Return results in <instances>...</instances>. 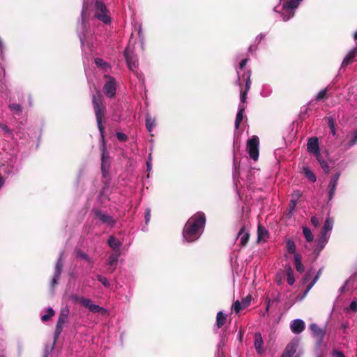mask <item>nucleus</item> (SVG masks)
<instances>
[{
    "instance_id": "1",
    "label": "nucleus",
    "mask_w": 357,
    "mask_h": 357,
    "mask_svg": "<svg viewBox=\"0 0 357 357\" xmlns=\"http://www.w3.org/2000/svg\"><path fill=\"white\" fill-rule=\"evenodd\" d=\"M206 223L205 215L202 213H197L192 216L186 222L183 231V238L188 242L197 240L203 231Z\"/></svg>"
},
{
    "instance_id": "2",
    "label": "nucleus",
    "mask_w": 357,
    "mask_h": 357,
    "mask_svg": "<svg viewBox=\"0 0 357 357\" xmlns=\"http://www.w3.org/2000/svg\"><path fill=\"white\" fill-rule=\"evenodd\" d=\"M247 62H248V59H243L241 61V62L240 63L238 68L237 69L238 79L236 80V84L239 86H241L243 82V81L245 82V91H241V95H240L241 103L239 105H245L247 93L250 89V84H251V80H250L251 72L249 70L245 69Z\"/></svg>"
},
{
    "instance_id": "3",
    "label": "nucleus",
    "mask_w": 357,
    "mask_h": 357,
    "mask_svg": "<svg viewBox=\"0 0 357 357\" xmlns=\"http://www.w3.org/2000/svg\"><path fill=\"white\" fill-rule=\"evenodd\" d=\"M307 151L313 153L316 157L317 160L321 164V167L326 172H328L329 167L328 164L321 159L320 150L319 146L318 139L317 137H311L308 139L307 144Z\"/></svg>"
},
{
    "instance_id": "4",
    "label": "nucleus",
    "mask_w": 357,
    "mask_h": 357,
    "mask_svg": "<svg viewBox=\"0 0 357 357\" xmlns=\"http://www.w3.org/2000/svg\"><path fill=\"white\" fill-rule=\"evenodd\" d=\"M92 102L96 114L98 127L101 134L102 138L103 139V127L102 125V115L104 114L105 107L101 103L100 95H98V96L93 95L92 98Z\"/></svg>"
},
{
    "instance_id": "5",
    "label": "nucleus",
    "mask_w": 357,
    "mask_h": 357,
    "mask_svg": "<svg viewBox=\"0 0 357 357\" xmlns=\"http://www.w3.org/2000/svg\"><path fill=\"white\" fill-rule=\"evenodd\" d=\"M88 6L84 3L82 11V22L77 25V33L82 45L84 44L86 40V31L87 29L86 20L89 17Z\"/></svg>"
},
{
    "instance_id": "6",
    "label": "nucleus",
    "mask_w": 357,
    "mask_h": 357,
    "mask_svg": "<svg viewBox=\"0 0 357 357\" xmlns=\"http://www.w3.org/2000/svg\"><path fill=\"white\" fill-rule=\"evenodd\" d=\"M302 0H291L285 1L282 4L281 15L284 21L291 18L295 13V9Z\"/></svg>"
},
{
    "instance_id": "7",
    "label": "nucleus",
    "mask_w": 357,
    "mask_h": 357,
    "mask_svg": "<svg viewBox=\"0 0 357 357\" xmlns=\"http://www.w3.org/2000/svg\"><path fill=\"white\" fill-rule=\"evenodd\" d=\"M95 17L105 24L110 22V17L106 6L100 1H97L95 4Z\"/></svg>"
},
{
    "instance_id": "8",
    "label": "nucleus",
    "mask_w": 357,
    "mask_h": 357,
    "mask_svg": "<svg viewBox=\"0 0 357 357\" xmlns=\"http://www.w3.org/2000/svg\"><path fill=\"white\" fill-rule=\"evenodd\" d=\"M259 138L257 136H252L247 142V150L250 157L255 161L259 158Z\"/></svg>"
},
{
    "instance_id": "9",
    "label": "nucleus",
    "mask_w": 357,
    "mask_h": 357,
    "mask_svg": "<svg viewBox=\"0 0 357 357\" xmlns=\"http://www.w3.org/2000/svg\"><path fill=\"white\" fill-rule=\"evenodd\" d=\"M333 220L331 218L328 217L320 234L319 243L321 244V248H323L328 241L329 233L333 229Z\"/></svg>"
},
{
    "instance_id": "10",
    "label": "nucleus",
    "mask_w": 357,
    "mask_h": 357,
    "mask_svg": "<svg viewBox=\"0 0 357 357\" xmlns=\"http://www.w3.org/2000/svg\"><path fill=\"white\" fill-rule=\"evenodd\" d=\"M77 301H78L83 306L88 308L91 312L93 313H100L101 314H105L107 313V310L102 307H100L98 305L93 303L92 301L84 297L77 298Z\"/></svg>"
},
{
    "instance_id": "11",
    "label": "nucleus",
    "mask_w": 357,
    "mask_h": 357,
    "mask_svg": "<svg viewBox=\"0 0 357 357\" xmlns=\"http://www.w3.org/2000/svg\"><path fill=\"white\" fill-rule=\"evenodd\" d=\"M69 310L68 308H63L61 310L59 317L56 324L55 333H54V338L57 339L58 337L60 335L63 327L64 324H66L68 316Z\"/></svg>"
},
{
    "instance_id": "12",
    "label": "nucleus",
    "mask_w": 357,
    "mask_h": 357,
    "mask_svg": "<svg viewBox=\"0 0 357 357\" xmlns=\"http://www.w3.org/2000/svg\"><path fill=\"white\" fill-rule=\"evenodd\" d=\"M125 57L128 68L134 72L137 68L138 63L133 50H131L130 46L125 50Z\"/></svg>"
},
{
    "instance_id": "13",
    "label": "nucleus",
    "mask_w": 357,
    "mask_h": 357,
    "mask_svg": "<svg viewBox=\"0 0 357 357\" xmlns=\"http://www.w3.org/2000/svg\"><path fill=\"white\" fill-rule=\"evenodd\" d=\"M63 253H60L58 261L56 264L55 273L51 281V286L54 287L58 284L63 268Z\"/></svg>"
},
{
    "instance_id": "14",
    "label": "nucleus",
    "mask_w": 357,
    "mask_h": 357,
    "mask_svg": "<svg viewBox=\"0 0 357 357\" xmlns=\"http://www.w3.org/2000/svg\"><path fill=\"white\" fill-rule=\"evenodd\" d=\"M108 79L104 86V92L107 97L112 98L116 93V83L114 79L110 76H106Z\"/></svg>"
},
{
    "instance_id": "15",
    "label": "nucleus",
    "mask_w": 357,
    "mask_h": 357,
    "mask_svg": "<svg viewBox=\"0 0 357 357\" xmlns=\"http://www.w3.org/2000/svg\"><path fill=\"white\" fill-rule=\"evenodd\" d=\"M299 340L297 339H294L291 340L286 347L283 354L280 357H292L298 347Z\"/></svg>"
},
{
    "instance_id": "16",
    "label": "nucleus",
    "mask_w": 357,
    "mask_h": 357,
    "mask_svg": "<svg viewBox=\"0 0 357 357\" xmlns=\"http://www.w3.org/2000/svg\"><path fill=\"white\" fill-rule=\"evenodd\" d=\"M305 328V322L300 319H294L290 324L291 331L294 334H299L302 333Z\"/></svg>"
},
{
    "instance_id": "17",
    "label": "nucleus",
    "mask_w": 357,
    "mask_h": 357,
    "mask_svg": "<svg viewBox=\"0 0 357 357\" xmlns=\"http://www.w3.org/2000/svg\"><path fill=\"white\" fill-rule=\"evenodd\" d=\"M340 178V173L333 175L328 184V199L331 200L335 195L337 182Z\"/></svg>"
},
{
    "instance_id": "18",
    "label": "nucleus",
    "mask_w": 357,
    "mask_h": 357,
    "mask_svg": "<svg viewBox=\"0 0 357 357\" xmlns=\"http://www.w3.org/2000/svg\"><path fill=\"white\" fill-rule=\"evenodd\" d=\"M119 255V253L114 252L109 256L107 261L108 272L112 273L115 270Z\"/></svg>"
},
{
    "instance_id": "19",
    "label": "nucleus",
    "mask_w": 357,
    "mask_h": 357,
    "mask_svg": "<svg viewBox=\"0 0 357 357\" xmlns=\"http://www.w3.org/2000/svg\"><path fill=\"white\" fill-rule=\"evenodd\" d=\"M310 328L312 332L314 337L317 339L319 343H321L325 335V331L319 328L316 324H312L310 326Z\"/></svg>"
},
{
    "instance_id": "20",
    "label": "nucleus",
    "mask_w": 357,
    "mask_h": 357,
    "mask_svg": "<svg viewBox=\"0 0 357 357\" xmlns=\"http://www.w3.org/2000/svg\"><path fill=\"white\" fill-rule=\"evenodd\" d=\"M96 217L102 223L109 226L114 225L115 222V221L111 216H109L107 213H102L100 211H97L96 213Z\"/></svg>"
},
{
    "instance_id": "21",
    "label": "nucleus",
    "mask_w": 357,
    "mask_h": 357,
    "mask_svg": "<svg viewBox=\"0 0 357 357\" xmlns=\"http://www.w3.org/2000/svg\"><path fill=\"white\" fill-rule=\"evenodd\" d=\"M255 348L258 354L264 353V341L260 333H256L255 335Z\"/></svg>"
},
{
    "instance_id": "22",
    "label": "nucleus",
    "mask_w": 357,
    "mask_h": 357,
    "mask_svg": "<svg viewBox=\"0 0 357 357\" xmlns=\"http://www.w3.org/2000/svg\"><path fill=\"white\" fill-rule=\"evenodd\" d=\"M108 159H109V154L106 151V150L104 149L102 153V164H101V169L102 174L104 176L106 175L107 171L109 168V164H108Z\"/></svg>"
},
{
    "instance_id": "23",
    "label": "nucleus",
    "mask_w": 357,
    "mask_h": 357,
    "mask_svg": "<svg viewBox=\"0 0 357 357\" xmlns=\"http://www.w3.org/2000/svg\"><path fill=\"white\" fill-rule=\"evenodd\" d=\"M357 52V44L356 47L353 48L344 57L342 63V67H345L352 62V60L356 56Z\"/></svg>"
},
{
    "instance_id": "24",
    "label": "nucleus",
    "mask_w": 357,
    "mask_h": 357,
    "mask_svg": "<svg viewBox=\"0 0 357 357\" xmlns=\"http://www.w3.org/2000/svg\"><path fill=\"white\" fill-rule=\"evenodd\" d=\"M245 109V106L243 105H239L238 106V111L236 114V121H235V128L236 129H238L240 123L243 121V114Z\"/></svg>"
},
{
    "instance_id": "25",
    "label": "nucleus",
    "mask_w": 357,
    "mask_h": 357,
    "mask_svg": "<svg viewBox=\"0 0 357 357\" xmlns=\"http://www.w3.org/2000/svg\"><path fill=\"white\" fill-rule=\"evenodd\" d=\"M227 314H224L222 311L217 313L215 324L218 328H221L226 322Z\"/></svg>"
},
{
    "instance_id": "26",
    "label": "nucleus",
    "mask_w": 357,
    "mask_h": 357,
    "mask_svg": "<svg viewBox=\"0 0 357 357\" xmlns=\"http://www.w3.org/2000/svg\"><path fill=\"white\" fill-rule=\"evenodd\" d=\"M268 234L264 227L261 225L258 226V242L265 241L268 238Z\"/></svg>"
},
{
    "instance_id": "27",
    "label": "nucleus",
    "mask_w": 357,
    "mask_h": 357,
    "mask_svg": "<svg viewBox=\"0 0 357 357\" xmlns=\"http://www.w3.org/2000/svg\"><path fill=\"white\" fill-rule=\"evenodd\" d=\"M108 245L114 251L119 250L122 243L115 237L111 236L108 240Z\"/></svg>"
},
{
    "instance_id": "28",
    "label": "nucleus",
    "mask_w": 357,
    "mask_h": 357,
    "mask_svg": "<svg viewBox=\"0 0 357 357\" xmlns=\"http://www.w3.org/2000/svg\"><path fill=\"white\" fill-rule=\"evenodd\" d=\"M249 234L245 231V229L243 227L238 232V238H240V243L242 245H245L249 239Z\"/></svg>"
},
{
    "instance_id": "29",
    "label": "nucleus",
    "mask_w": 357,
    "mask_h": 357,
    "mask_svg": "<svg viewBox=\"0 0 357 357\" xmlns=\"http://www.w3.org/2000/svg\"><path fill=\"white\" fill-rule=\"evenodd\" d=\"M295 261V266L299 273H303L304 271V266L301 262V257L298 254H295L294 256Z\"/></svg>"
},
{
    "instance_id": "30",
    "label": "nucleus",
    "mask_w": 357,
    "mask_h": 357,
    "mask_svg": "<svg viewBox=\"0 0 357 357\" xmlns=\"http://www.w3.org/2000/svg\"><path fill=\"white\" fill-rule=\"evenodd\" d=\"M155 126V118H151L149 114H147L146 116V127L149 132H151L154 127Z\"/></svg>"
},
{
    "instance_id": "31",
    "label": "nucleus",
    "mask_w": 357,
    "mask_h": 357,
    "mask_svg": "<svg viewBox=\"0 0 357 357\" xmlns=\"http://www.w3.org/2000/svg\"><path fill=\"white\" fill-rule=\"evenodd\" d=\"M303 172L305 176L312 182L316 181V176L307 166L303 167Z\"/></svg>"
},
{
    "instance_id": "32",
    "label": "nucleus",
    "mask_w": 357,
    "mask_h": 357,
    "mask_svg": "<svg viewBox=\"0 0 357 357\" xmlns=\"http://www.w3.org/2000/svg\"><path fill=\"white\" fill-rule=\"evenodd\" d=\"M303 233L305 236V240L307 242H312L314 239V236L311 231V230L307 227H303Z\"/></svg>"
},
{
    "instance_id": "33",
    "label": "nucleus",
    "mask_w": 357,
    "mask_h": 357,
    "mask_svg": "<svg viewBox=\"0 0 357 357\" xmlns=\"http://www.w3.org/2000/svg\"><path fill=\"white\" fill-rule=\"evenodd\" d=\"M286 248H287V250L288 251V252H289L291 254H294V255L295 254H296V245H295L294 241L292 239L289 238L287 241Z\"/></svg>"
},
{
    "instance_id": "34",
    "label": "nucleus",
    "mask_w": 357,
    "mask_h": 357,
    "mask_svg": "<svg viewBox=\"0 0 357 357\" xmlns=\"http://www.w3.org/2000/svg\"><path fill=\"white\" fill-rule=\"evenodd\" d=\"M76 257L83 259V260H85L86 261H87L89 264L93 263V260L91 257H89L86 253H84L82 251H79V250L77 251Z\"/></svg>"
},
{
    "instance_id": "35",
    "label": "nucleus",
    "mask_w": 357,
    "mask_h": 357,
    "mask_svg": "<svg viewBox=\"0 0 357 357\" xmlns=\"http://www.w3.org/2000/svg\"><path fill=\"white\" fill-rule=\"evenodd\" d=\"M272 93V89L270 86L266 84L262 86L260 94L262 97L267 98Z\"/></svg>"
},
{
    "instance_id": "36",
    "label": "nucleus",
    "mask_w": 357,
    "mask_h": 357,
    "mask_svg": "<svg viewBox=\"0 0 357 357\" xmlns=\"http://www.w3.org/2000/svg\"><path fill=\"white\" fill-rule=\"evenodd\" d=\"M245 306L243 305V303L242 302H239L238 301H236L234 302L231 307V310L235 312V313H238L241 310H243Z\"/></svg>"
},
{
    "instance_id": "37",
    "label": "nucleus",
    "mask_w": 357,
    "mask_h": 357,
    "mask_svg": "<svg viewBox=\"0 0 357 357\" xmlns=\"http://www.w3.org/2000/svg\"><path fill=\"white\" fill-rule=\"evenodd\" d=\"M54 315V311L52 308L49 307L47 310V313L41 317V320L43 321H48Z\"/></svg>"
},
{
    "instance_id": "38",
    "label": "nucleus",
    "mask_w": 357,
    "mask_h": 357,
    "mask_svg": "<svg viewBox=\"0 0 357 357\" xmlns=\"http://www.w3.org/2000/svg\"><path fill=\"white\" fill-rule=\"evenodd\" d=\"M95 63L98 67L102 69H105L109 67L108 63L100 58H96L95 59Z\"/></svg>"
},
{
    "instance_id": "39",
    "label": "nucleus",
    "mask_w": 357,
    "mask_h": 357,
    "mask_svg": "<svg viewBox=\"0 0 357 357\" xmlns=\"http://www.w3.org/2000/svg\"><path fill=\"white\" fill-rule=\"evenodd\" d=\"M287 282L289 285H292L294 283V277L293 275V271L291 268H289L287 270Z\"/></svg>"
},
{
    "instance_id": "40",
    "label": "nucleus",
    "mask_w": 357,
    "mask_h": 357,
    "mask_svg": "<svg viewBox=\"0 0 357 357\" xmlns=\"http://www.w3.org/2000/svg\"><path fill=\"white\" fill-rule=\"evenodd\" d=\"M356 143H357V131L353 134L351 139L345 145L347 146V149H349L351 146H353L354 144H356Z\"/></svg>"
},
{
    "instance_id": "41",
    "label": "nucleus",
    "mask_w": 357,
    "mask_h": 357,
    "mask_svg": "<svg viewBox=\"0 0 357 357\" xmlns=\"http://www.w3.org/2000/svg\"><path fill=\"white\" fill-rule=\"evenodd\" d=\"M98 280L101 282L105 287H108L109 286V282L107 278L102 275H97Z\"/></svg>"
},
{
    "instance_id": "42",
    "label": "nucleus",
    "mask_w": 357,
    "mask_h": 357,
    "mask_svg": "<svg viewBox=\"0 0 357 357\" xmlns=\"http://www.w3.org/2000/svg\"><path fill=\"white\" fill-rule=\"evenodd\" d=\"M9 107L12 111L16 113H20L21 112V106L19 104H11L9 105Z\"/></svg>"
},
{
    "instance_id": "43",
    "label": "nucleus",
    "mask_w": 357,
    "mask_h": 357,
    "mask_svg": "<svg viewBox=\"0 0 357 357\" xmlns=\"http://www.w3.org/2000/svg\"><path fill=\"white\" fill-rule=\"evenodd\" d=\"M326 92H327V89H324L323 90L320 91L319 92V93L317 94L316 99L317 100H321L325 98L326 96Z\"/></svg>"
},
{
    "instance_id": "44",
    "label": "nucleus",
    "mask_w": 357,
    "mask_h": 357,
    "mask_svg": "<svg viewBox=\"0 0 357 357\" xmlns=\"http://www.w3.org/2000/svg\"><path fill=\"white\" fill-rule=\"evenodd\" d=\"M152 169V155L151 153H149L148 160L146 161V170L147 172H150Z\"/></svg>"
},
{
    "instance_id": "45",
    "label": "nucleus",
    "mask_w": 357,
    "mask_h": 357,
    "mask_svg": "<svg viewBox=\"0 0 357 357\" xmlns=\"http://www.w3.org/2000/svg\"><path fill=\"white\" fill-rule=\"evenodd\" d=\"M151 219V209L147 208L145 213V223L147 225Z\"/></svg>"
},
{
    "instance_id": "46",
    "label": "nucleus",
    "mask_w": 357,
    "mask_h": 357,
    "mask_svg": "<svg viewBox=\"0 0 357 357\" xmlns=\"http://www.w3.org/2000/svg\"><path fill=\"white\" fill-rule=\"evenodd\" d=\"M116 137L119 140L122 142L126 141L127 139V136L123 132H117Z\"/></svg>"
},
{
    "instance_id": "47",
    "label": "nucleus",
    "mask_w": 357,
    "mask_h": 357,
    "mask_svg": "<svg viewBox=\"0 0 357 357\" xmlns=\"http://www.w3.org/2000/svg\"><path fill=\"white\" fill-rule=\"evenodd\" d=\"M349 310L356 312L357 311V302L354 301L350 303Z\"/></svg>"
},
{
    "instance_id": "48",
    "label": "nucleus",
    "mask_w": 357,
    "mask_h": 357,
    "mask_svg": "<svg viewBox=\"0 0 357 357\" xmlns=\"http://www.w3.org/2000/svg\"><path fill=\"white\" fill-rule=\"evenodd\" d=\"M333 357H345L344 354L338 350H334L332 353Z\"/></svg>"
},
{
    "instance_id": "49",
    "label": "nucleus",
    "mask_w": 357,
    "mask_h": 357,
    "mask_svg": "<svg viewBox=\"0 0 357 357\" xmlns=\"http://www.w3.org/2000/svg\"><path fill=\"white\" fill-rule=\"evenodd\" d=\"M311 222L316 227H317L319 225V221L316 216H312L311 218Z\"/></svg>"
},
{
    "instance_id": "50",
    "label": "nucleus",
    "mask_w": 357,
    "mask_h": 357,
    "mask_svg": "<svg viewBox=\"0 0 357 357\" xmlns=\"http://www.w3.org/2000/svg\"><path fill=\"white\" fill-rule=\"evenodd\" d=\"M250 301H251V296H248L242 301V303H243V305L245 306V307H246L247 306H248L250 305Z\"/></svg>"
},
{
    "instance_id": "51",
    "label": "nucleus",
    "mask_w": 357,
    "mask_h": 357,
    "mask_svg": "<svg viewBox=\"0 0 357 357\" xmlns=\"http://www.w3.org/2000/svg\"><path fill=\"white\" fill-rule=\"evenodd\" d=\"M318 278H319V275H317V276L314 278L313 281L310 284H308L307 288V291H308L314 286V284L317 281Z\"/></svg>"
},
{
    "instance_id": "52",
    "label": "nucleus",
    "mask_w": 357,
    "mask_h": 357,
    "mask_svg": "<svg viewBox=\"0 0 357 357\" xmlns=\"http://www.w3.org/2000/svg\"><path fill=\"white\" fill-rule=\"evenodd\" d=\"M265 37L264 33H260L256 37V41L259 43Z\"/></svg>"
},
{
    "instance_id": "53",
    "label": "nucleus",
    "mask_w": 357,
    "mask_h": 357,
    "mask_svg": "<svg viewBox=\"0 0 357 357\" xmlns=\"http://www.w3.org/2000/svg\"><path fill=\"white\" fill-rule=\"evenodd\" d=\"M328 126H329L330 128L335 127L334 121L332 118L328 119Z\"/></svg>"
},
{
    "instance_id": "54",
    "label": "nucleus",
    "mask_w": 357,
    "mask_h": 357,
    "mask_svg": "<svg viewBox=\"0 0 357 357\" xmlns=\"http://www.w3.org/2000/svg\"><path fill=\"white\" fill-rule=\"evenodd\" d=\"M1 129L5 131V132H9V129L8 128V127L5 125H1Z\"/></svg>"
},
{
    "instance_id": "55",
    "label": "nucleus",
    "mask_w": 357,
    "mask_h": 357,
    "mask_svg": "<svg viewBox=\"0 0 357 357\" xmlns=\"http://www.w3.org/2000/svg\"><path fill=\"white\" fill-rule=\"evenodd\" d=\"M346 284H347V282L345 283L344 285H343L342 287H340V293H342V292L344 291V289H345V287H346Z\"/></svg>"
},
{
    "instance_id": "56",
    "label": "nucleus",
    "mask_w": 357,
    "mask_h": 357,
    "mask_svg": "<svg viewBox=\"0 0 357 357\" xmlns=\"http://www.w3.org/2000/svg\"><path fill=\"white\" fill-rule=\"evenodd\" d=\"M3 185V179L2 176L0 175V188H1Z\"/></svg>"
},
{
    "instance_id": "57",
    "label": "nucleus",
    "mask_w": 357,
    "mask_h": 357,
    "mask_svg": "<svg viewBox=\"0 0 357 357\" xmlns=\"http://www.w3.org/2000/svg\"><path fill=\"white\" fill-rule=\"evenodd\" d=\"M142 27H141V26H139V31H138V34H139V37H142Z\"/></svg>"
},
{
    "instance_id": "58",
    "label": "nucleus",
    "mask_w": 357,
    "mask_h": 357,
    "mask_svg": "<svg viewBox=\"0 0 357 357\" xmlns=\"http://www.w3.org/2000/svg\"><path fill=\"white\" fill-rule=\"evenodd\" d=\"M331 132H332V134H333V135H335V127L331 128Z\"/></svg>"
},
{
    "instance_id": "59",
    "label": "nucleus",
    "mask_w": 357,
    "mask_h": 357,
    "mask_svg": "<svg viewBox=\"0 0 357 357\" xmlns=\"http://www.w3.org/2000/svg\"><path fill=\"white\" fill-rule=\"evenodd\" d=\"M354 40H357V31L354 33Z\"/></svg>"
},
{
    "instance_id": "60",
    "label": "nucleus",
    "mask_w": 357,
    "mask_h": 357,
    "mask_svg": "<svg viewBox=\"0 0 357 357\" xmlns=\"http://www.w3.org/2000/svg\"><path fill=\"white\" fill-rule=\"evenodd\" d=\"M301 354H298L295 357H300Z\"/></svg>"
},
{
    "instance_id": "61",
    "label": "nucleus",
    "mask_w": 357,
    "mask_h": 357,
    "mask_svg": "<svg viewBox=\"0 0 357 357\" xmlns=\"http://www.w3.org/2000/svg\"><path fill=\"white\" fill-rule=\"evenodd\" d=\"M142 48L144 49V43H142Z\"/></svg>"
},
{
    "instance_id": "62",
    "label": "nucleus",
    "mask_w": 357,
    "mask_h": 357,
    "mask_svg": "<svg viewBox=\"0 0 357 357\" xmlns=\"http://www.w3.org/2000/svg\"><path fill=\"white\" fill-rule=\"evenodd\" d=\"M251 50H252V46H250V47H249V50H250V51H251Z\"/></svg>"
},
{
    "instance_id": "63",
    "label": "nucleus",
    "mask_w": 357,
    "mask_h": 357,
    "mask_svg": "<svg viewBox=\"0 0 357 357\" xmlns=\"http://www.w3.org/2000/svg\"><path fill=\"white\" fill-rule=\"evenodd\" d=\"M277 8H278V7H275V8H274V9H275V11H278V10H277Z\"/></svg>"
},
{
    "instance_id": "64",
    "label": "nucleus",
    "mask_w": 357,
    "mask_h": 357,
    "mask_svg": "<svg viewBox=\"0 0 357 357\" xmlns=\"http://www.w3.org/2000/svg\"><path fill=\"white\" fill-rule=\"evenodd\" d=\"M318 357H323V356H318Z\"/></svg>"
}]
</instances>
